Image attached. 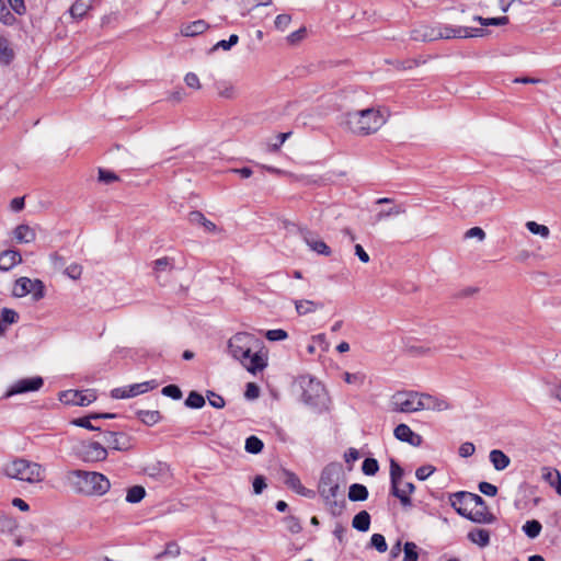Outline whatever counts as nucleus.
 <instances>
[{
	"label": "nucleus",
	"mask_w": 561,
	"mask_h": 561,
	"mask_svg": "<svg viewBox=\"0 0 561 561\" xmlns=\"http://www.w3.org/2000/svg\"><path fill=\"white\" fill-rule=\"evenodd\" d=\"M404 470L394 460L390 459V482H391V494L399 499L403 507L412 505L410 495L415 491V485L412 482L404 483L403 488H400Z\"/></svg>",
	"instance_id": "423d86ee"
},
{
	"label": "nucleus",
	"mask_w": 561,
	"mask_h": 561,
	"mask_svg": "<svg viewBox=\"0 0 561 561\" xmlns=\"http://www.w3.org/2000/svg\"><path fill=\"white\" fill-rule=\"evenodd\" d=\"M299 385L302 389L301 401L312 408H317L323 403L325 389L317 379L308 376L300 377Z\"/></svg>",
	"instance_id": "0eeeda50"
},
{
	"label": "nucleus",
	"mask_w": 561,
	"mask_h": 561,
	"mask_svg": "<svg viewBox=\"0 0 561 561\" xmlns=\"http://www.w3.org/2000/svg\"><path fill=\"white\" fill-rule=\"evenodd\" d=\"M103 440L110 448L118 451H127L133 447L131 438L122 432L104 431Z\"/></svg>",
	"instance_id": "dca6fc26"
},
{
	"label": "nucleus",
	"mask_w": 561,
	"mask_h": 561,
	"mask_svg": "<svg viewBox=\"0 0 561 561\" xmlns=\"http://www.w3.org/2000/svg\"><path fill=\"white\" fill-rule=\"evenodd\" d=\"M22 262L21 253L16 250H5L0 253V271L8 272Z\"/></svg>",
	"instance_id": "4be33fe9"
},
{
	"label": "nucleus",
	"mask_w": 561,
	"mask_h": 561,
	"mask_svg": "<svg viewBox=\"0 0 561 561\" xmlns=\"http://www.w3.org/2000/svg\"><path fill=\"white\" fill-rule=\"evenodd\" d=\"M92 8L91 0H77L69 9V12L75 19H82Z\"/></svg>",
	"instance_id": "c85d7f7f"
},
{
	"label": "nucleus",
	"mask_w": 561,
	"mask_h": 561,
	"mask_svg": "<svg viewBox=\"0 0 561 561\" xmlns=\"http://www.w3.org/2000/svg\"><path fill=\"white\" fill-rule=\"evenodd\" d=\"M467 38L466 26H453L438 23V39Z\"/></svg>",
	"instance_id": "412c9836"
},
{
	"label": "nucleus",
	"mask_w": 561,
	"mask_h": 561,
	"mask_svg": "<svg viewBox=\"0 0 561 561\" xmlns=\"http://www.w3.org/2000/svg\"><path fill=\"white\" fill-rule=\"evenodd\" d=\"M368 490L365 485L359 483H353L348 490V499L352 502H362L367 500Z\"/></svg>",
	"instance_id": "2f4dec72"
},
{
	"label": "nucleus",
	"mask_w": 561,
	"mask_h": 561,
	"mask_svg": "<svg viewBox=\"0 0 561 561\" xmlns=\"http://www.w3.org/2000/svg\"><path fill=\"white\" fill-rule=\"evenodd\" d=\"M59 400L67 405L85 407L96 400L94 390H66L60 392Z\"/></svg>",
	"instance_id": "9b49d317"
},
{
	"label": "nucleus",
	"mask_w": 561,
	"mask_h": 561,
	"mask_svg": "<svg viewBox=\"0 0 561 561\" xmlns=\"http://www.w3.org/2000/svg\"><path fill=\"white\" fill-rule=\"evenodd\" d=\"M421 392L397 391L390 399V408L393 412L413 413L421 411Z\"/></svg>",
	"instance_id": "6e6552de"
},
{
	"label": "nucleus",
	"mask_w": 561,
	"mask_h": 561,
	"mask_svg": "<svg viewBox=\"0 0 561 561\" xmlns=\"http://www.w3.org/2000/svg\"><path fill=\"white\" fill-rule=\"evenodd\" d=\"M307 36V28L305 26L300 27L299 30L290 33L287 37H286V41L289 45H297L299 44L301 41H304Z\"/></svg>",
	"instance_id": "864d4df0"
},
{
	"label": "nucleus",
	"mask_w": 561,
	"mask_h": 561,
	"mask_svg": "<svg viewBox=\"0 0 561 561\" xmlns=\"http://www.w3.org/2000/svg\"><path fill=\"white\" fill-rule=\"evenodd\" d=\"M385 122L380 110L371 107L343 114L341 124L355 135L366 136L376 133Z\"/></svg>",
	"instance_id": "20e7f679"
},
{
	"label": "nucleus",
	"mask_w": 561,
	"mask_h": 561,
	"mask_svg": "<svg viewBox=\"0 0 561 561\" xmlns=\"http://www.w3.org/2000/svg\"><path fill=\"white\" fill-rule=\"evenodd\" d=\"M352 526L358 531H367L370 526V515L366 511L357 513L352 522Z\"/></svg>",
	"instance_id": "72a5a7b5"
},
{
	"label": "nucleus",
	"mask_w": 561,
	"mask_h": 561,
	"mask_svg": "<svg viewBox=\"0 0 561 561\" xmlns=\"http://www.w3.org/2000/svg\"><path fill=\"white\" fill-rule=\"evenodd\" d=\"M411 38L417 42H433L438 39V24L420 25L412 30Z\"/></svg>",
	"instance_id": "aec40b11"
},
{
	"label": "nucleus",
	"mask_w": 561,
	"mask_h": 561,
	"mask_svg": "<svg viewBox=\"0 0 561 561\" xmlns=\"http://www.w3.org/2000/svg\"><path fill=\"white\" fill-rule=\"evenodd\" d=\"M541 529H542V526L537 519L527 520L523 525V531L530 539L537 538L539 536Z\"/></svg>",
	"instance_id": "4c0bfd02"
},
{
	"label": "nucleus",
	"mask_w": 561,
	"mask_h": 561,
	"mask_svg": "<svg viewBox=\"0 0 561 561\" xmlns=\"http://www.w3.org/2000/svg\"><path fill=\"white\" fill-rule=\"evenodd\" d=\"M14 58L13 49L10 47L9 41L4 36H0V62L9 65Z\"/></svg>",
	"instance_id": "f704fd0d"
},
{
	"label": "nucleus",
	"mask_w": 561,
	"mask_h": 561,
	"mask_svg": "<svg viewBox=\"0 0 561 561\" xmlns=\"http://www.w3.org/2000/svg\"><path fill=\"white\" fill-rule=\"evenodd\" d=\"M0 22L4 25L12 26L15 24L16 19L14 16V13H12L7 5L4 4L3 0H0Z\"/></svg>",
	"instance_id": "c03bdc74"
},
{
	"label": "nucleus",
	"mask_w": 561,
	"mask_h": 561,
	"mask_svg": "<svg viewBox=\"0 0 561 561\" xmlns=\"http://www.w3.org/2000/svg\"><path fill=\"white\" fill-rule=\"evenodd\" d=\"M465 238H478L480 241L485 239V232L480 227H472L466 231Z\"/></svg>",
	"instance_id": "774afa93"
},
{
	"label": "nucleus",
	"mask_w": 561,
	"mask_h": 561,
	"mask_svg": "<svg viewBox=\"0 0 561 561\" xmlns=\"http://www.w3.org/2000/svg\"><path fill=\"white\" fill-rule=\"evenodd\" d=\"M405 213V207L403 204H398V205H394L393 207L387 209V210H380L375 219L377 222L379 221H382L385 220L386 218L388 217H391V216H398V215H401V214H404Z\"/></svg>",
	"instance_id": "ea45409f"
},
{
	"label": "nucleus",
	"mask_w": 561,
	"mask_h": 561,
	"mask_svg": "<svg viewBox=\"0 0 561 561\" xmlns=\"http://www.w3.org/2000/svg\"><path fill=\"white\" fill-rule=\"evenodd\" d=\"M209 25L204 20H197L182 26L181 33L184 36H196L204 33Z\"/></svg>",
	"instance_id": "b1692460"
},
{
	"label": "nucleus",
	"mask_w": 561,
	"mask_h": 561,
	"mask_svg": "<svg viewBox=\"0 0 561 561\" xmlns=\"http://www.w3.org/2000/svg\"><path fill=\"white\" fill-rule=\"evenodd\" d=\"M171 261L172 260L167 257V256L157 259L153 262V270H154V272L159 273V272H164L168 268L171 270L172 268V262Z\"/></svg>",
	"instance_id": "bf43d9fd"
},
{
	"label": "nucleus",
	"mask_w": 561,
	"mask_h": 561,
	"mask_svg": "<svg viewBox=\"0 0 561 561\" xmlns=\"http://www.w3.org/2000/svg\"><path fill=\"white\" fill-rule=\"evenodd\" d=\"M95 420H99V416L94 415L93 413H91V414H89L87 416H83V417L73 419L70 423L72 425H76V426H79V427H83V428H87L89 431H102L101 426L94 425L92 423V421H95Z\"/></svg>",
	"instance_id": "473e14b6"
},
{
	"label": "nucleus",
	"mask_w": 561,
	"mask_h": 561,
	"mask_svg": "<svg viewBox=\"0 0 561 561\" xmlns=\"http://www.w3.org/2000/svg\"><path fill=\"white\" fill-rule=\"evenodd\" d=\"M44 385L42 377L36 376L32 378H24L15 381L4 393V398H10L15 394H21L30 391H37Z\"/></svg>",
	"instance_id": "2eb2a0df"
},
{
	"label": "nucleus",
	"mask_w": 561,
	"mask_h": 561,
	"mask_svg": "<svg viewBox=\"0 0 561 561\" xmlns=\"http://www.w3.org/2000/svg\"><path fill=\"white\" fill-rule=\"evenodd\" d=\"M362 470L366 476H375L379 470L378 461L375 458H366L363 461Z\"/></svg>",
	"instance_id": "8fccbe9b"
},
{
	"label": "nucleus",
	"mask_w": 561,
	"mask_h": 561,
	"mask_svg": "<svg viewBox=\"0 0 561 561\" xmlns=\"http://www.w3.org/2000/svg\"><path fill=\"white\" fill-rule=\"evenodd\" d=\"M450 505L462 517L478 524H492L495 516L489 512L485 501L478 494L460 491L449 496Z\"/></svg>",
	"instance_id": "f03ea898"
},
{
	"label": "nucleus",
	"mask_w": 561,
	"mask_h": 561,
	"mask_svg": "<svg viewBox=\"0 0 561 561\" xmlns=\"http://www.w3.org/2000/svg\"><path fill=\"white\" fill-rule=\"evenodd\" d=\"M18 527H19V524L14 517L7 515L4 513H0V533L1 534L13 535L14 531L18 529Z\"/></svg>",
	"instance_id": "7c9ffc66"
},
{
	"label": "nucleus",
	"mask_w": 561,
	"mask_h": 561,
	"mask_svg": "<svg viewBox=\"0 0 561 561\" xmlns=\"http://www.w3.org/2000/svg\"><path fill=\"white\" fill-rule=\"evenodd\" d=\"M283 474H284V483L289 489H291L293 491H295L297 493L298 490L302 485L301 482H300V479L298 478V476L296 473L291 472V471H288V470H284Z\"/></svg>",
	"instance_id": "a19ab883"
},
{
	"label": "nucleus",
	"mask_w": 561,
	"mask_h": 561,
	"mask_svg": "<svg viewBox=\"0 0 561 561\" xmlns=\"http://www.w3.org/2000/svg\"><path fill=\"white\" fill-rule=\"evenodd\" d=\"M99 181L105 184H111L115 181H118V176L112 171L99 169Z\"/></svg>",
	"instance_id": "052dcab7"
},
{
	"label": "nucleus",
	"mask_w": 561,
	"mask_h": 561,
	"mask_svg": "<svg viewBox=\"0 0 561 561\" xmlns=\"http://www.w3.org/2000/svg\"><path fill=\"white\" fill-rule=\"evenodd\" d=\"M492 201L491 195L486 192H480L474 195V210L476 213L482 210L484 207L490 205V202Z\"/></svg>",
	"instance_id": "49530a36"
},
{
	"label": "nucleus",
	"mask_w": 561,
	"mask_h": 561,
	"mask_svg": "<svg viewBox=\"0 0 561 561\" xmlns=\"http://www.w3.org/2000/svg\"><path fill=\"white\" fill-rule=\"evenodd\" d=\"M291 22V15L289 14H279L275 19V27L279 31H284L288 27Z\"/></svg>",
	"instance_id": "69168bd1"
},
{
	"label": "nucleus",
	"mask_w": 561,
	"mask_h": 561,
	"mask_svg": "<svg viewBox=\"0 0 561 561\" xmlns=\"http://www.w3.org/2000/svg\"><path fill=\"white\" fill-rule=\"evenodd\" d=\"M541 477L552 488L557 484V481L561 480L560 471L550 467L541 468Z\"/></svg>",
	"instance_id": "e433bc0d"
},
{
	"label": "nucleus",
	"mask_w": 561,
	"mask_h": 561,
	"mask_svg": "<svg viewBox=\"0 0 561 561\" xmlns=\"http://www.w3.org/2000/svg\"><path fill=\"white\" fill-rule=\"evenodd\" d=\"M479 491L488 496H495L497 493V488L489 482H480L479 483Z\"/></svg>",
	"instance_id": "338daca9"
},
{
	"label": "nucleus",
	"mask_w": 561,
	"mask_h": 561,
	"mask_svg": "<svg viewBox=\"0 0 561 561\" xmlns=\"http://www.w3.org/2000/svg\"><path fill=\"white\" fill-rule=\"evenodd\" d=\"M526 228L534 234H539L542 238H548L550 234V230L545 225H539L536 221H527Z\"/></svg>",
	"instance_id": "09e8293b"
},
{
	"label": "nucleus",
	"mask_w": 561,
	"mask_h": 561,
	"mask_svg": "<svg viewBox=\"0 0 561 561\" xmlns=\"http://www.w3.org/2000/svg\"><path fill=\"white\" fill-rule=\"evenodd\" d=\"M346 480L340 463H330L321 472L318 493L327 511L334 517L341 516L346 507Z\"/></svg>",
	"instance_id": "f257e3e1"
},
{
	"label": "nucleus",
	"mask_w": 561,
	"mask_h": 561,
	"mask_svg": "<svg viewBox=\"0 0 561 561\" xmlns=\"http://www.w3.org/2000/svg\"><path fill=\"white\" fill-rule=\"evenodd\" d=\"M287 336H288L287 332L283 329L268 330L265 333V337L268 341H283V340L287 339Z\"/></svg>",
	"instance_id": "680f3d73"
},
{
	"label": "nucleus",
	"mask_w": 561,
	"mask_h": 561,
	"mask_svg": "<svg viewBox=\"0 0 561 561\" xmlns=\"http://www.w3.org/2000/svg\"><path fill=\"white\" fill-rule=\"evenodd\" d=\"M263 447H264L263 442L254 435H252L245 439L244 449L249 454H253V455L260 454L263 450Z\"/></svg>",
	"instance_id": "58836bf2"
},
{
	"label": "nucleus",
	"mask_w": 561,
	"mask_h": 561,
	"mask_svg": "<svg viewBox=\"0 0 561 561\" xmlns=\"http://www.w3.org/2000/svg\"><path fill=\"white\" fill-rule=\"evenodd\" d=\"M323 305L321 302H316L312 300H295V308L299 316H306L309 313L316 312L318 309H321Z\"/></svg>",
	"instance_id": "bb28decb"
},
{
	"label": "nucleus",
	"mask_w": 561,
	"mask_h": 561,
	"mask_svg": "<svg viewBox=\"0 0 561 561\" xmlns=\"http://www.w3.org/2000/svg\"><path fill=\"white\" fill-rule=\"evenodd\" d=\"M181 552L180 546L175 541H170L165 545V549L157 554V559L164 557H178Z\"/></svg>",
	"instance_id": "3c124183"
},
{
	"label": "nucleus",
	"mask_w": 561,
	"mask_h": 561,
	"mask_svg": "<svg viewBox=\"0 0 561 561\" xmlns=\"http://www.w3.org/2000/svg\"><path fill=\"white\" fill-rule=\"evenodd\" d=\"M36 233L27 225H19L14 229V238L20 243H30L35 240Z\"/></svg>",
	"instance_id": "393cba45"
},
{
	"label": "nucleus",
	"mask_w": 561,
	"mask_h": 561,
	"mask_svg": "<svg viewBox=\"0 0 561 561\" xmlns=\"http://www.w3.org/2000/svg\"><path fill=\"white\" fill-rule=\"evenodd\" d=\"M136 415L144 424L148 426H152L159 423L162 419L161 413L157 410H138Z\"/></svg>",
	"instance_id": "c756f323"
},
{
	"label": "nucleus",
	"mask_w": 561,
	"mask_h": 561,
	"mask_svg": "<svg viewBox=\"0 0 561 561\" xmlns=\"http://www.w3.org/2000/svg\"><path fill=\"white\" fill-rule=\"evenodd\" d=\"M298 234L305 241V243L312 250L313 252L329 256L331 254L330 247L318 238V234L307 227H298Z\"/></svg>",
	"instance_id": "4468645a"
},
{
	"label": "nucleus",
	"mask_w": 561,
	"mask_h": 561,
	"mask_svg": "<svg viewBox=\"0 0 561 561\" xmlns=\"http://www.w3.org/2000/svg\"><path fill=\"white\" fill-rule=\"evenodd\" d=\"M468 539L472 543L484 548L490 543V531L482 528L473 529L468 534Z\"/></svg>",
	"instance_id": "cd10ccee"
},
{
	"label": "nucleus",
	"mask_w": 561,
	"mask_h": 561,
	"mask_svg": "<svg viewBox=\"0 0 561 561\" xmlns=\"http://www.w3.org/2000/svg\"><path fill=\"white\" fill-rule=\"evenodd\" d=\"M435 467L432 466V465H425V466H421L416 469L415 471V477L420 480V481H424L426 480L430 476H432L434 472H435Z\"/></svg>",
	"instance_id": "4d7b16f0"
},
{
	"label": "nucleus",
	"mask_w": 561,
	"mask_h": 561,
	"mask_svg": "<svg viewBox=\"0 0 561 561\" xmlns=\"http://www.w3.org/2000/svg\"><path fill=\"white\" fill-rule=\"evenodd\" d=\"M403 561H417L419 559V547L413 541H407L403 546Z\"/></svg>",
	"instance_id": "79ce46f5"
},
{
	"label": "nucleus",
	"mask_w": 561,
	"mask_h": 561,
	"mask_svg": "<svg viewBox=\"0 0 561 561\" xmlns=\"http://www.w3.org/2000/svg\"><path fill=\"white\" fill-rule=\"evenodd\" d=\"M261 345L259 339L253 334L247 332H239L234 334L228 342V350L232 357H236L244 350H257Z\"/></svg>",
	"instance_id": "9d476101"
},
{
	"label": "nucleus",
	"mask_w": 561,
	"mask_h": 561,
	"mask_svg": "<svg viewBox=\"0 0 561 561\" xmlns=\"http://www.w3.org/2000/svg\"><path fill=\"white\" fill-rule=\"evenodd\" d=\"M188 221L193 225H201L204 227L205 231L207 232H216L217 226L208 220L203 213L198 210H193L188 214Z\"/></svg>",
	"instance_id": "5701e85b"
},
{
	"label": "nucleus",
	"mask_w": 561,
	"mask_h": 561,
	"mask_svg": "<svg viewBox=\"0 0 561 561\" xmlns=\"http://www.w3.org/2000/svg\"><path fill=\"white\" fill-rule=\"evenodd\" d=\"M31 294L35 301L41 300L45 296V286L41 279H31L28 277H20L13 287L15 297H24Z\"/></svg>",
	"instance_id": "1a4fd4ad"
},
{
	"label": "nucleus",
	"mask_w": 561,
	"mask_h": 561,
	"mask_svg": "<svg viewBox=\"0 0 561 561\" xmlns=\"http://www.w3.org/2000/svg\"><path fill=\"white\" fill-rule=\"evenodd\" d=\"M65 274L71 279H79L82 274V266L77 263H72L65 268Z\"/></svg>",
	"instance_id": "e2e57ef3"
},
{
	"label": "nucleus",
	"mask_w": 561,
	"mask_h": 561,
	"mask_svg": "<svg viewBox=\"0 0 561 561\" xmlns=\"http://www.w3.org/2000/svg\"><path fill=\"white\" fill-rule=\"evenodd\" d=\"M2 471L10 479L30 484L39 483L45 478V469L42 465L24 458H16L7 462Z\"/></svg>",
	"instance_id": "39448f33"
},
{
	"label": "nucleus",
	"mask_w": 561,
	"mask_h": 561,
	"mask_svg": "<svg viewBox=\"0 0 561 561\" xmlns=\"http://www.w3.org/2000/svg\"><path fill=\"white\" fill-rule=\"evenodd\" d=\"M393 435L398 440L408 443L414 447L422 444V436L414 433L407 424H399L393 431Z\"/></svg>",
	"instance_id": "6ab92c4d"
},
{
	"label": "nucleus",
	"mask_w": 561,
	"mask_h": 561,
	"mask_svg": "<svg viewBox=\"0 0 561 561\" xmlns=\"http://www.w3.org/2000/svg\"><path fill=\"white\" fill-rule=\"evenodd\" d=\"M19 319V314L18 312H15L14 310L12 309H9V308H3L1 310V321L4 323V324H13L18 321Z\"/></svg>",
	"instance_id": "5fc2aeb1"
},
{
	"label": "nucleus",
	"mask_w": 561,
	"mask_h": 561,
	"mask_svg": "<svg viewBox=\"0 0 561 561\" xmlns=\"http://www.w3.org/2000/svg\"><path fill=\"white\" fill-rule=\"evenodd\" d=\"M185 405L191 409H201L205 405V399L196 391H191L185 400Z\"/></svg>",
	"instance_id": "37998d69"
},
{
	"label": "nucleus",
	"mask_w": 561,
	"mask_h": 561,
	"mask_svg": "<svg viewBox=\"0 0 561 561\" xmlns=\"http://www.w3.org/2000/svg\"><path fill=\"white\" fill-rule=\"evenodd\" d=\"M157 387L158 382L156 380L144 381L140 383L130 385L129 387L115 388L111 391V397L114 399L133 398L153 390Z\"/></svg>",
	"instance_id": "f8f14e48"
},
{
	"label": "nucleus",
	"mask_w": 561,
	"mask_h": 561,
	"mask_svg": "<svg viewBox=\"0 0 561 561\" xmlns=\"http://www.w3.org/2000/svg\"><path fill=\"white\" fill-rule=\"evenodd\" d=\"M162 394L174 400H180L182 398V391L176 385H168L162 388Z\"/></svg>",
	"instance_id": "6e6d98bb"
},
{
	"label": "nucleus",
	"mask_w": 561,
	"mask_h": 561,
	"mask_svg": "<svg viewBox=\"0 0 561 561\" xmlns=\"http://www.w3.org/2000/svg\"><path fill=\"white\" fill-rule=\"evenodd\" d=\"M146 496V490L141 485H134L127 489L126 502L136 504L144 500Z\"/></svg>",
	"instance_id": "c9c22d12"
},
{
	"label": "nucleus",
	"mask_w": 561,
	"mask_h": 561,
	"mask_svg": "<svg viewBox=\"0 0 561 561\" xmlns=\"http://www.w3.org/2000/svg\"><path fill=\"white\" fill-rule=\"evenodd\" d=\"M370 545L380 553L386 552L388 549L386 539L381 534H374L370 538Z\"/></svg>",
	"instance_id": "603ef678"
},
{
	"label": "nucleus",
	"mask_w": 561,
	"mask_h": 561,
	"mask_svg": "<svg viewBox=\"0 0 561 561\" xmlns=\"http://www.w3.org/2000/svg\"><path fill=\"white\" fill-rule=\"evenodd\" d=\"M8 3L15 14L24 15L26 13L24 0H8Z\"/></svg>",
	"instance_id": "0e129e2a"
},
{
	"label": "nucleus",
	"mask_w": 561,
	"mask_h": 561,
	"mask_svg": "<svg viewBox=\"0 0 561 561\" xmlns=\"http://www.w3.org/2000/svg\"><path fill=\"white\" fill-rule=\"evenodd\" d=\"M421 411L432 410L442 412L451 408L450 403L444 397H436L428 393L421 392Z\"/></svg>",
	"instance_id": "a211bd4d"
},
{
	"label": "nucleus",
	"mask_w": 561,
	"mask_h": 561,
	"mask_svg": "<svg viewBox=\"0 0 561 561\" xmlns=\"http://www.w3.org/2000/svg\"><path fill=\"white\" fill-rule=\"evenodd\" d=\"M490 461L497 471L506 469L511 463L510 457L499 449H493L490 453Z\"/></svg>",
	"instance_id": "a878e982"
},
{
	"label": "nucleus",
	"mask_w": 561,
	"mask_h": 561,
	"mask_svg": "<svg viewBox=\"0 0 561 561\" xmlns=\"http://www.w3.org/2000/svg\"><path fill=\"white\" fill-rule=\"evenodd\" d=\"M217 91L221 98L225 99H233L236 98V89L229 82H219L217 83Z\"/></svg>",
	"instance_id": "de8ad7c7"
},
{
	"label": "nucleus",
	"mask_w": 561,
	"mask_h": 561,
	"mask_svg": "<svg viewBox=\"0 0 561 561\" xmlns=\"http://www.w3.org/2000/svg\"><path fill=\"white\" fill-rule=\"evenodd\" d=\"M80 457L88 462L103 461L107 457V450L98 442L82 443Z\"/></svg>",
	"instance_id": "f3484780"
},
{
	"label": "nucleus",
	"mask_w": 561,
	"mask_h": 561,
	"mask_svg": "<svg viewBox=\"0 0 561 561\" xmlns=\"http://www.w3.org/2000/svg\"><path fill=\"white\" fill-rule=\"evenodd\" d=\"M234 358L240 360L243 367L252 374L263 370L266 366L265 359L260 355L257 350H244Z\"/></svg>",
	"instance_id": "ddd939ff"
},
{
	"label": "nucleus",
	"mask_w": 561,
	"mask_h": 561,
	"mask_svg": "<svg viewBox=\"0 0 561 561\" xmlns=\"http://www.w3.org/2000/svg\"><path fill=\"white\" fill-rule=\"evenodd\" d=\"M65 479L75 493L85 496H102L111 489L110 480L95 471L70 470Z\"/></svg>",
	"instance_id": "7ed1b4c3"
},
{
	"label": "nucleus",
	"mask_w": 561,
	"mask_h": 561,
	"mask_svg": "<svg viewBox=\"0 0 561 561\" xmlns=\"http://www.w3.org/2000/svg\"><path fill=\"white\" fill-rule=\"evenodd\" d=\"M206 396H207L208 402L211 407H214L216 409H222L225 407L226 402L221 396H219L210 390L207 391Z\"/></svg>",
	"instance_id": "13d9d810"
},
{
	"label": "nucleus",
	"mask_w": 561,
	"mask_h": 561,
	"mask_svg": "<svg viewBox=\"0 0 561 561\" xmlns=\"http://www.w3.org/2000/svg\"><path fill=\"white\" fill-rule=\"evenodd\" d=\"M473 20L478 21L482 26H499V25H505L508 23L507 16H499V18H482V16H474Z\"/></svg>",
	"instance_id": "a18cd8bd"
}]
</instances>
